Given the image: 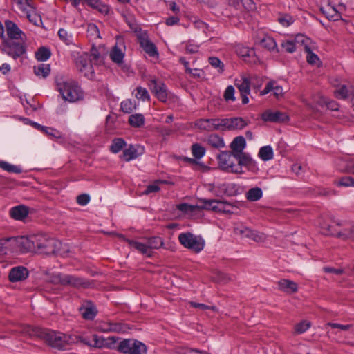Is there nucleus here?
Returning a JSON list of instances; mask_svg holds the SVG:
<instances>
[{
    "label": "nucleus",
    "mask_w": 354,
    "mask_h": 354,
    "mask_svg": "<svg viewBox=\"0 0 354 354\" xmlns=\"http://www.w3.org/2000/svg\"><path fill=\"white\" fill-rule=\"evenodd\" d=\"M147 244L148 248L152 251L153 249H158L163 246L162 239L158 236H153L147 239Z\"/></svg>",
    "instance_id": "nucleus-40"
},
{
    "label": "nucleus",
    "mask_w": 354,
    "mask_h": 354,
    "mask_svg": "<svg viewBox=\"0 0 354 354\" xmlns=\"http://www.w3.org/2000/svg\"><path fill=\"white\" fill-rule=\"evenodd\" d=\"M281 47L285 50L286 52L292 53L296 51L297 46L296 43L292 39L284 41L281 44Z\"/></svg>",
    "instance_id": "nucleus-50"
},
{
    "label": "nucleus",
    "mask_w": 354,
    "mask_h": 354,
    "mask_svg": "<svg viewBox=\"0 0 354 354\" xmlns=\"http://www.w3.org/2000/svg\"><path fill=\"white\" fill-rule=\"evenodd\" d=\"M89 60L93 64H97L100 59V54L98 50L93 46L91 49L90 54H88Z\"/></svg>",
    "instance_id": "nucleus-54"
},
{
    "label": "nucleus",
    "mask_w": 354,
    "mask_h": 354,
    "mask_svg": "<svg viewBox=\"0 0 354 354\" xmlns=\"http://www.w3.org/2000/svg\"><path fill=\"white\" fill-rule=\"evenodd\" d=\"M80 312L85 319L92 320L97 314L95 306L91 301H85L80 308Z\"/></svg>",
    "instance_id": "nucleus-21"
},
{
    "label": "nucleus",
    "mask_w": 354,
    "mask_h": 354,
    "mask_svg": "<svg viewBox=\"0 0 354 354\" xmlns=\"http://www.w3.org/2000/svg\"><path fill=\"white\" fill-rule=\"evenodd\" d=\"M59 39L66 45L75 44V38L73 35L64 28H61L58 31Z\"/></svg>",
    "instance_id": "nucleus-33"
},
{
    "label": "nucleus",
    "mask_w": 354,
    "mask_h": 354,
    "mask_svg": "<svg viewBox=\"0 0 354 354\" xmlns=\"http://www.w3.org/2000/svg\"><path fill=\"white\" fill-rule=\"evenodd\" d=\"M245 146L246 142L243 136L236 137L230 144L231 152L235 155L242 153Z\"/></svg>",
    "instance_id": "nucleus-25"
},
{
    "label": "nucleus",
    "mask_w": 354,
    "mask_h": 354,
    "mask_svg": "<svg viewBox=\"0 0 354 354\" xmlns=\"http://www.w3.org/2000/svg\"><path fill=\"white\" fill-rule=\"evenodd\" d=\"M238 54L243 57H251L254 54V51L252 48L243 47L237 50Z\"/></svg>",
    "instance_id": "nucleus-60"
},
{
    "label": "nucleus",
    "mask_w": 354,
    "mask_h": 354,
    "mask_svg": "<svg viewBox=\"0 0 354 354\" xmlns=\"http://www.w3.org/2000/svg\"><path fill=\"white\" fill-rule=\"evenodd\" d=\"M124 56V53L117 46H115L110 52V57L111 60L118 64L122 62Z\"/></svg>",
    "instance_id": "nucleus-35"
},
{
    "label": "nucleus",
    "mask_w": 354,
    "mask_h": 354,
    "mask_svg": "<svg viewBox=\"0 0 354 354\" xmlns=\"http://www.w3.org/2000/svg\"><path fill=\"white\" fill-rule=\"evenodd\" d=\"M261 46L268 50H276L279 52L275 40L270 37H263L260 42Z\"/></svg>",
    "instance_id": "nucleus-34"
},
{
    "label": "nucleus",
    "mask_w": 354,
    "mask_h": 354,
    "mask_svg": "<svg viewBox=\"0 0 354 354\" xmlns=\"http://www.w3.org/2000/svg\"><path fill=\"white\" fill-rule=\"evenodd\" d=\"M351 93V91L345 85H342L335 91V95L339 99H346Z\"/></svg>",
    "instance_id": "nucleus-49"
},
{
    "label": "nucleus",
    "mask_w": 354,
    "mask_h": 354,
    "mask_svg": "<svg viewBox=\"0 0 354 354\" xmlns=\"http://www.w3.org/2000/svg\"><path fill=\"white\" fill-rule=\"evenodd\" d=\"M279 22L283 26H289L293 23V19L292 17L286 15L279 18Z\"/></svg>",
    "instance_id": "nucleus-64"
},
{
    "label": "nucleus",
    "mask_w": 354,
    "mask_h": 354,
    "mask_svg": "<svg viewBox=\"0 0 354 354\" xmlns=\"http://www.w3.org/2000/svg\"><path fill=\"white\" fill-rule=\"evenodd\" d=\"M14 252H28L35 251L33 235L30 236L11 237Z\"/></svg>",
    "instance_id": "nucleus-9"
},
{
    "label": "nucleus",
    "mask_w": 354,
    "mask_h": 354,
    "mask_svg": "<svg viewBox=\"0 0 354 354\" xmlns=\"http://www.w3.org/2000/svg\"><path fill=\"white\" fill-rule=\"evenodd\" d=\"M261 119L265 122H283L289 120L286 113L267 110L261 114Z\"/></svg>",
    "instance_id": "nucleus-18"
},
{
    "label": "nucleus",
    "mask_w": 354,
    "mask_h": 354,
    "mask_svg": "<svg viewBox=\"0 0 354 354\" xmlns=\"http://www.w3.org/2000/svg\"><path fill=\"white\" fill-rule=\"evenodd\" d=\"M338 236L345 240H354V225H351L339 232Z\"/></svg>",
    "instance_id": "nucleus-43"
},
{
    "label": "nucleus",
    "mask_w": 354,
    "mask_h": 354,
    "mask_svg": "<svg viewBox=\"0 0 354 354\" xmlns=\"http://www.w3.org/2000/svg\"><path fill=\"white\" fill-rule=\"evenodd\" d=\"M65 274L62 273H53L48 278V281L54 284L64 285V279Z\"/></svg>",
    "instance_id": "nucleus-48"
},
{
    "label": "nucleus",
    "mask_w": 354,
    "mask_h": 354,
    "mask_svg": "<svg viewBox=\"0 0 354 354\" xmlns=\"http://www.w3.org/2000/svg\"><path fill=\"white\" fill-rule=\"evenodd\" d=\"M304 50L307 53V62L310 64H317L319 59L317 55L313 53L310 47H308L306 44H305Z\"/></svg>",
    "instance_id": "nucleus-46"
},
{
    "label": "nucleus",
    "mask_w": 354,
    "mask_h": 354,
    "mask_svg": "<svg viewBox=\"0 0 354 354\" xmlns=\"http://www.w3.org/2000/svg\"><path fill=\"white\" fill-rule=\"evenodd\" d=\"M0 168L4 171L14 174H20L22 171L19 167L3 160L0 161Z\"/></svg>",
    "instance_id": "nucleus-41"
},
{
    "label": "nucleus",
    "mask_w": 354,
    "mask_h": 354,
    "mask_svg": "<svg viewBox=\"0 0 354 354\" xmlns=\"http://www.w3.org/2000/svg\"><path fill=\"white\" fill-rule=\"evenodd\" d=\"M93 63L89 60L88 53H84L76 59V66L84 75L89 79L94 77Z\"/></svg>",
    "instance_id": "nucleus-10"
},
{
    "label": "nucleus",
    "mask_w": 354,
    "mask_h": 354,
    "mask_svg": "<svg viewBox=\"0 0 354 354\" xmlns=\"http://www.w3.org/2000/svg\"><path fill=\"white\" fill-rule=\"evenodd\" d=\"M137 157V150L133 145H130L127 149H124L122 155V158L127 162L136 159Z\"/></svg>",
    "instance_id": "nucleus-36"
},
{
    "label": "nucleus",
    "mask_w": 354,
    "mask_h": 354,
    "mask_svg": "<svg viewBox=\"0 0 354 354\" xmlns=\"http://www.w3.org/2000/svg\"><path fill=\"white\" fill-rule=\"evenodd\" d=\"M150 89L153 92L156 97L161 102H165L167 100L168 92L165 84L158 82L156 80H151L149 84Z\"/></svg>",
    "instance_id": "nucleus-15"
},
{
    "label": "nucleus",
    "mask_w": 354,
    "mask_h": 354,
    "mask_svg": "<svg viewBox=\"0 0 354 354\" xmlns=\"http://www.w3.org/2000/svg\"><path fill=\"white\" fill-rule=\"evenodd\" d=\"M259 156L263 161H268L273 158L272 148L268 145L261 147L259 151Z\"/></svg>",
    "instance_id": "nucleus-37"
},
{
    "label": "nucleus",
    "mask_w": 354,
    "mask_h": 354,
    "mask_svg": "<svg viewBox=\"0 0 354 354\" xmlns=\"http://www.w3.org/2000/svg\"><path fill=\"white\" fill-rule=\"evenodd\" d=\"M180 243L196 253L202 251L205 247V240L201 236L195 235L191 232L180 233L178 235Z\"/></svg>",
    "instance_id": "nucleus-3"
},
{
    "label": "nucleus",
    "mask_w": 354,
    "mask_h": 354,
    "mask_svg": "<svg viewBox=\"0 0 354 354\" xmlns=\"http://www.w3.org/2000/svg\"><path fill=\"white\" fill-rule=\"evenodd\" d=\"M208 62L213 68L217 69L219 73H222L224 71V64L218 57H209Z\"/></svg>",
    "instance_id": "nucleus-45"
},
{
    "label": "nucleus",
    "mask_w": 354,
    "mask_h": 354,
    "mask_svg": "<svg viewBox=\"0 0 354 354\" xmlns=\"http://www.w3.org/2000/svg\"><path fill=\"white\" fill-rule=\"evenodd\" d=\"M186 73L194 78H201L204 74V72L201 69L190 68L189 67H187Z\"/></svg>",
    "instance_id": "nucleus-59"
},
{
    "label": "nucleus",
    "mask_w": 354,
    "mask_h": 354,
    "mask_svg": "<svg viewBox=\"0 0 354 354\" xmlns=\"http://www.w3.org/2000/svg\"><path fill=\"white\" fill-rule=\"evenodd\" d=\"M79 340L84 344L91 347L102 348H114L117 342L115 337L105 338L102 336L93 334L91 337H80Z\"/></svg>",
    "instance_id": "nucleus-5"
},
{
    "label": "nucleus",
    "mask_w": 354,
    "mask_h": 354,
    "mask_svg": "<svg viewBox=\"0 0 354 354\" xmlns=\"http://www.w3.org/2000/svg\"><path fill=\"white\" fill-rule=\"evenodd\" d=\"M351 165H354V159L346 160L342 158H339L335 161L336 168L342 172H347L351 174L352 167Z\"/></svg>",
    "instance_id": "nucleus-27"
},
{
    "label": "nucleus",
    "mask_w": 354,
    "mask_h": 354,
    "mask_svg": "<svg viewBox=\"0 0 354 354\" xmlns=\"http://www.w3.org/2000/svg\"><path fill=\"white\" fill-rule=\"evenodd\" d=\"M234 88L232 86H228L224 93V98L226 101H234L235 97H234Z\"/></svg>",
    "instance_id": "nucleus-56"
},
{
    "label": "nucleus",
    "mask_w": 354,
    "mask_h": 354,
    "mask_svg": "<svg viewBox=\"0 0 354 354\" xmlns=\"http://www.w3.org/2000/svg\"><path fill=\"white\" fill-rule=\"evenodd\" d=\"M321 102L324 103L326 107L332 111H337L339 109V105L337 103L333 100H330L326 98L322 97L321 99Z\"/></svg>",
    "instance_id": "nucleus-58"
},
{
    "label": "nucleus",
    "mask_w": 354,
    "mask_h": 354,
    "mask_svg": "<svg viewBox=\"0 0 354 354\" xmlns=\"http://www.w3.org/2000/svg\"><path fill=\"white\" fill-rule=\"evenodd\" d=\"M279 289L288 293L297 291V285L295 282L288 279H281L278 282Z\"/></svg>",
    "instance_id": "nucleus-28"
},
{
    "label": "nucleus",
    "mask_w": 354,
    "mask_h": 354,
    "mask_svg": "<svg viewBox=\"0 0 354 354\" xmlns=\"http://www.w3.org/2000/svg\"><path fill=\"white\" fill-rule=\"evenodd\" d=\"M320 11L329 20L335 21L341 19L340 13L334 6H331L330 3L326 6L321 7Z\"/></svg>",
    "instance_id": "nucleus-23"
},
{
    "label": "nucleus",
    "mask_w": 354,
    "mask_h": 354,
    "mask_svg": "<svg viewBox=\"0 0 354 354\" xmlns=\"http://www.w3.org/2000/svg\"><path fill=\"white\" fill-rule=\"evenodd\" d=\"M28 276V270L23 266L12 268L8 274L9 280L11 282H17L26 279Z\"/></svg>",
    "instance_id": "nucleus-20"
},
{
    "label": "nucleus",
    "mask_w": 354,
    "mask_h": 354,
    "mask_svg": "<svg viewBox=\"0 0 354 354\" xmlns=\"http://www.w3.org/2000/svg\"><path fill=\"white\" fill-rule=\"evenodd\" d=\"M90 201V197L86 194H82L77 197V202L80 205H86Z\"/></svg>",
    "instance_id": "nucleus-63"
},
{
    "label": "nucleus",
    "mask_w": 354,
    "mask_h": 354,
    "mask_svg": "<svg viewBox=\"0 0 354 354\" xmlns=\"http://www.w3.org/2000/svg\"><path fill=\"white\" fill-rule=\"evenodd\" d=\"M310 326V324L308 322L303 321L297 324L295 327V331L297 333L301 334L306 332Z\"/></svg>",
    "instance_id": "nucleus-55"
},
{
    "label": "nucleus",
    "mask_w": 354,
    "mask_h": 354,
    "mask_svg": "<svg viewBox=\"0 0 354 354\" xmlns=\"http://www.w3.org/2000/svg\"><path fill=\"white\" fill-rule=\"evenodd\" d=\"M57 88L63 99L70 102H75L83 98L80 87L73 80H60L57 83Z\"/></svg>",
    "instance_id": "nucleus-2"
},
{
    "label": "nucleus",
    "mask_w": 354,
    "mask_h": 354,
    "mask_svg": "<svg viewBox=\"0 0 354 354\" xmlns=\"http://www.w3.org/2000/svg\"><path fill=\"white\" fill-rule=\"evenodd\" d=\"M71 286L75 288H87L91 286L88 280L70 274H65L64 279V286Z\"/></svg>",
    "instance_id": "nucleus-19"
},
{
    "label": "nucleus",
    "mask_w": 354,
    "mask_h": 354,
    "mask_svg": "<svg viewBox=\"0 0 354 354\" xmlns=\"http://www.w3.org/2000/svg\"><path fill=\"white\" fill-rule=\"evenodd\" d=\"M245 196L249 201H257L263 196V192L259 187H253L250 189L245 194Z\"/></svg>",
    "instance_id": "nucleus-31"
},
{
    "label": "nucleus",
    "mask_w": 354,
    "mask_h": 354,
    "mask_svg": "<svg viewBox=\"0 0 354 354\" xmlns=\"http://www.w3.org/2000/svg\"><path fill=\"white\" fill-rule=\"evenodd\" d=\"M35 74L39 77L46 78L50 72V66L49 64L39 63L33 67Z\"/></svg>",
    "instance_id": "nucleus-30"
},
{
    "label": "nucleus",
    "mask_w": 354,
    "mask_h": 354,
    "mask_svg": "<svg viewBox=\"0 0 354 354\" xmlns=\"http://www.w3.org/2000/svg\"><path fill=\"white\" fill-rule=\"evenodd\" d=\"M1 50L13 59H17L25 53L26 47L23 42L15 41L5 37L3 39Z\"/></svg>",
    "instance_id": "nucleus-8"
},
{
    "label": "nucleus",
    "mask_w": 354,
    "mask_h": 354,
    "mask_svg": "<svg viewBox=\"0 0 354 354\" xmlns=\"http://www.w3.org/2000/svg\"><path fill=\"white\" fill-rule=\"evenodd\" d=\"M126 145L125 141L122 138L114 139L110 146V150L114 153H118Z\"/></svg>",
    "instance_id": "nucleus-44"
},
{
    "label": "nucleus",
    "mask_w": 354,
    "mask_h": 354,
    "mask_svg": "<svg viewBox=\"0 0 354 354\" xmlns=\"http://www.w3.org/2000/svg\"><path fill=\"white\" fill-rule=\"evenodd\" d=\"M221 121V131L241 130L248 125V122L239 117L223 118Z\"/></svg>",
    "instance_id": "nucleus-12"
},
{
    "label": "nucleus",
    "mask_w": 354,
    "mask_h": 354,
    "mask_svg": "<svg viewBox=\"0 0 354 354\" xmlns=\"http://www.w3.org/2000/svg\"><path fill=\"white\" fill-rule=\"evenodd\" d=\"M51 53L50 50L45 47L39 48L35 53L36 59L38 61L44 62L50 58Z\"/></svg>",
    "instance_id": "nucleus-42"
},
{
    "label": "nucleus",
    "mask_w": 354,
    "mask_h": 354,
    "mask_svg": "<svg viewBox=\"0 0 354 354\" xmlns=\"http://www.w3.org/2000/svg\"><path fill=\"white\" fill-rule=\"evenodd\" d=\"M127 242L131 248L136 249L142 254H145L147 257L151 256L152 251L148 248L147 243H143L133 240H127Z\"/></svg>",
    "instance_id": "nucleus-29"
},
{
    "label": "nucleus",
    "mask_w": 354,
    "mask_h": 354,
    "mask_svg": "<svg viewBox=\"0 0 354 354\" xmlns=\"http://www.w3.org/2000/svg\"><path fill=\"white\" fill-rule=\"evenodd\" d=\"M127 328V326L122 323H110L109 330L115 333H124L126 332Z\"/></svg>",
    "instance_id": "nucleus-52"
},
{
    "label": "nucleus",
    "mask_w": 354,
    "mask_h": 354,
    "mask_svg": "<svg viewBox=\"0 0 354 354\" xmlns=\"http://www.w3.org/2000/svg\"><path fill=\"white\" fill-rule=\"evenodd\" d=\"M140 46L149 57L158 58L159 53L155 44L148 39L145 35H140L138 37Z\"/></svg>",
    "instance_id": "nucleus-13"
},
{
    "label": "nucleus",
    "mask_w": 354,
    "mask_h": 354,
    "mask_svg": "<svg viewBox=\"0 0 354 354\" xmlns=\"http://www.w3.org/2000/svg\"><path fill=\"white\" fill-rule=\"evenodd\" d=\"M129 122L133 127H140L144 124L145 118L142 114H133L129 116Z\"/></svg>",
    "instance_id": "nucleus-39"
},
{
    "label": "nucleus",
    "mask_w": 354,
    "mask_h": 354,
    "mask_svg": "<svg viewBox=\"0 0 354 354\" xmlns=\"http://www.w3.org/2000/svg\"><path fill=\"white\" fill-rule=\"evenodd\" d=\"M33 243L35 245L34 252L50 254L54 252L57 247L56 241L53 239L42 234L33 235Z\"/></svg>",
    "instance_id": "nucleus-7"
},
{
    "label": "nucleus",
    "mask_w": 354,
    "mask_h": 354,
    "mask_svg": "<svg viewBox=\"0 0 354 354\" xmlns=\"http://www.w3.org/2000/svg\"><path fill=\"white\" fill-rule=\"evenodd\" d=\"M235 85L241 93L242 103L243 104H248L249 102L248 95L250 93V82L249 79L243 77L239 80L236 79L235 80Z\"/></svg>",
    "instance_id": "nucleus-17"
},
{
    "label": "nucleus",
    "mask_w": 354,
    "mask_h": 354,
    "mask_svg": "<svg viewBox=\"0 0 354 354\" xmlns=\"http://www.w3.org/2000/svg\"><path fill=\"white\" fill-rule=\"evenodd\" d=\"M203 207L206 209L213 210L215 212L225 211L226 203L222 201L214 199H203L201 200Z\"/></svg>",
    "instance_id": "nucleus-22"
},
{
    "label": "nucleus",
    "mask_w": 354,
    "mask_h": 354,
    "mask_svg": "<svg viewBox=\"0 0 354 354\" xmlns=\"http://www.w3.org/2000/svg\"><path fill=\"white\" fill-rule=\"evenodd\" d=\"M5 27L7 35L8 38V39L11 40H24V37H25L24 33L19 29L17 25L12 21L6 20L5 21Z\"/></svg>",
    "instance_id": "nucleus-16"
},
{
    "label": "nucleus",
    "mask_w": 354,
    "mask_h": 354,
    "mask_svg": "<svg viewBox=\"0 0 354 354\" xmlns=\"http://www.w3.org/2000/svg\"><path fill=\"white\" fill-rule=\"evenodd\" d=\"M117 348L124 354H146L147 351L145 344L133 339H126L121 341Z\"/></svg>",
    "instance_id": "nucleus-6"
},
{
    "label": "nucleus",
    "mask_w": 354,
    "mask_h": 354,
    "mask_svg": "<svg viewBox=\"0 0 354 354\" xmlns=\"http://www.w3.org/2000/svg\"><path fill=\"white\" fill-rule=\"evenodd\" d=\"M135 97L138 100H146L149 99V95L146 88L141 86L137 87L136 89Z\"/></svg>",
    "instance_id": "nucleus-51"
},
{
    "label": "nucleus",
    "mask_w": 354,
    "mask_h": 354,
    "mask_svg": "<svg viewBox=\"0 0 354 354\" xmlns=\"http://www.w3.org/2000/svg\"><path fill=\"white\" fill-rule=\"evenodd\" d=\"M194 25L196 29L201 30L204 33H206L209 28V26L200 19L195 20Z\"/></svg>",
    "instance_id": "nucleus-61"
},
{
    "label": "nucleus",
    "mask_w": 354,
    "mask_h": 354,
    "mask_svg": "<svg viewBox=\"0 0 354 354\" xmlns=\"http://www.w3.org/2000/svg\"><path fill=\"white\" fill-rule=\"evenodd\" d=\"M337 186L354 187V178L345 176L335 183Z\"/></svg>",
    "instance_id": "nucleus-53"
},
{
    "label": "nucleus",
    "mask_w": 354,
    "mask_h": 354,
    "mask_svg": "<svg viewBox=\"0 0 354 354\" xmlns=\"http://www.w3.org/2000/svg\"><path fill=\"white\" fill-rule=\"evenodd\" d=\"M8 252H14L11 237L0 239V255L6 254Z\"/></svg>",
    "instance_id": "nucleus-32"
},
{
    "label": "nucleus",
    "mask_w": 354,
    "mask_h": 354,
    "mask_svg": "<svg viewBox=\"0 0 354 354\" xmlns=\"http://www.w3.org/2000/svg\"><path fill=\"white\" fill-rule=\"evenodd\" d=\"M28 214V208L24 205L14 207L10 210V215L16 220H22L27 216Z\"/></svg>",
    "instance_id": "nucleus-26"
},
{
    "label": "nucleus",
    "mask_w": 354,
    "mask_h": 354,
    "mask_svg": "<svg viewBox=\"0 0 354 354\" xmlns=\"http://www.w3.org/2000/svg\"><path fill=\"white\" fill-rule=\"evenodd\" d=\"M218 161L220 168L227 172L241 174L240 165H237L236 157L231 151H221L218 155Z\"/></svg>",
    "instance_id": "nucleus-4"
},
{
    "label": "nucleus",
    "mask_w": 354,
    "mask_h": 354,
    "mask_svg": "<svg viewBox=\"0 0 354 354\" xmlns=\"http://www.w3.org/2000/svg\"><path fill=\"white\" fill-rule=\"evenodd\" d=\"M235 156L236 157L237 165H240L241 169L243 166L247 167L249 169L255 166L254 160L248 153L242 152Z\"/></svg>",
    "instance_id": "nucleus-24"
},
{
    "label": "nucleus",
    "mask_w": 354,
    "mask_h": 354,
    "mask_svg": "<svg viewBox=\"0 0 354 354\" xmlns=\"http://www.w3.org/2000/svg\"><path fill=\"white\" fill-rule=\"evenodd\" d=\"M121 109L124 113H131L134 109L135 106L129 100L122 102Z\"/></svg>",
    "instance_id": "nucleus-57"
},
{
    "label": "nucleus",
    "mask_w": 354,
    "mask_h": 354,
    "mask_svg": "<svg viewBox=\"0 0 354 354\" xmlns=\"http://www.w3.org/2000/svg\"><path fill=\"white\" fill-rule=\"evenodd\" d=\"M234 232L237 234L242 235L245 237L251 239L252 240L262 243L266 240V235L264 233L252 230L245 226H236L234 227Z\"/></svg>",
    "instance_id": "nucleus-11"
},
{
    "label": "nucleus",
    "mask_w": 354,
    "mask_h": 354,
    "mask_svg": "<svg viewBox=\"0 0 354 354\" xmlns=\"http://www.w3.org/2000/svg\"><path fill=\"white\" fill-rule=\"evenodd\" d=\"M177 209L183 212H191L195 209V207L187 203H183L177 205Z\"/></svg>",
    "instance_id": "nucleus-62"
},
{
    "label": "nucleus",
    "mask_w": 354,
    "mask_h": 354,
    "mask_svg": "<svg viewBox=\"0 0 354 354\" xmlns=\"http://www.w3.org/2000/svg\"><path fill=\"white\" fill-rule=\"evenodd\" d=\"M207 142L213 147L219 149L225 146V142L222 138L216 134L210 135L207 138Z\"/></svg>",
    "instance_id": "nucleus-38"
},
{
    "label": "nucleus",
    "mask_w": 354,
    "mask_h": 354,
    "mask_svg": "<svg viewBox=\"0 0 354 354\" xmlns=\"http://www.w3.org/2000/svg\"><path fill=\"white\" fill-rule=\"evenodd\" d=\"M25 333L30 337L43 339L50 346L59 350L66 349L77 341L76 337L39 327L28 326L25 329Z\"/></svg>",
    "instance_id": "nucleus-1"
},
{
    "label": "nucleus",
    "mask_w": 354,
    "mask_h": 354,
    "mask_svg": "<svg viewBox=\"0 0 354 354\" xmlns=\"http://www.w3.org/2000/svg\"><path fill=\"white\" fill-rule=\"evenodd\" d=\"M192 152L195 158L200 159L205 155V149L198 144H194L192 147Z\"/></svg>",
    "instance_id": "nucleus-47"
},
{
    "label": "nucleus",
    "mask_w": 354,
    "mask_h": 354,
    "mask_svg": "<svg viewBox=\"0 0 354 354\" xmlns=\"http://www.w3.org/2000/svg\"><path fill=\"white\" fill-rule=\"evenodd\" d=\"M221 122L219 118L200 119L196 122L195 125L201 130L221 131Z\"/></svg>",
    "instance_id": "nucleus-14"
}]
</instances>
